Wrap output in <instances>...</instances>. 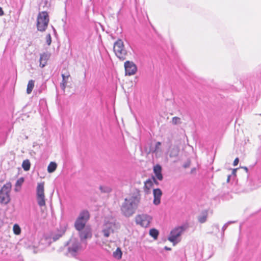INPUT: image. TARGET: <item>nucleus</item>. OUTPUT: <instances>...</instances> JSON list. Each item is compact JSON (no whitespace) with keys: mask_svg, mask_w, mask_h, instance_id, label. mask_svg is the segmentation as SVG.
Listing matches in <instances>:
<instances>
[{"mask_svg":"<svg viewBox=\"0 0 261 261\" xmlns=\"http://www.w3.org/2000/svg\"><path fill=\"white\" fill-rule=\"evenodd\" d=\"M90 218L88 211L83 210L79 214L74 223V227L77 231L82 230L87 226L86 225Z\"/></svg>","mask_w":261,"mask_h":261,"instance_id":"f03ea898","label":"nucleus"},{"mask_svg":"<svg viewBox=\"0 0 261 261\" xmlns=\"http://www.w3.org/2000/svg\"><path fill=\"white\" fill-rule=\"evenodd\" d=\"M207 212H203L200 216L198 217V221L201 223H203L206 221Z\"/></svg>","mask_w":261,"mask_h":261,"instance_id":"5701e85b","label":"nucleus"},{"mask_svg":"<svg viewBox=\"0 0 261 261\" xmlns=\"http://www.w3.org/2000/svg\"><path fill=\"white\" fill-rule=\"evenodd\" d=\"M172 123L174 125L180 124L181 123L180 118L178 117H174L172 119Z\"/></svg>","mask_w":261,"mask_h":261,"instance_id":"c756f323","label":"nucleus"},{"mask_svg":"<svg viewBox=\"0 0 261 261\" xmlns=\"http://www.w3.org/2000/svg\"><path fill=\"white\" fill-rule=\"evenodd\" d=\"M114 227V224L112 222H107L103 225V228L109 230L110 231L114 232L113 227Z\"/></svg>","mask_w":261,"mask_h":261,"instance_id":"b1692460","label":"nucleus"},{"mask_svg":"<svg viewBox=\"0 0 261 261\" xmlns=\"http://www.w3.org/2000/svg\"><path fill=\"white\" fill-rule=\"evenodd\" d=\"M57 167V165L55 162H50L47 167L48 172L52 173L54 172L56 170Z\"/></svg>","mask_w":261,"mask_h":261,"instance_id":"412c9836","label":"nucleus"},{"mask_svg":"<svg viewBox=\"0 0 261 261\" xmlns=\"http://www.w3.org/2000/svg\"><path fill=\"white\" fill-rule=\"evenodd\" d=\"M24 181V179L23 177H20L16 181V182L15 184V190L16 191H19L20 187H21V185H22V184L23 183Z\"/></svg>","mask_w":261,"mask_h":261,"instance_id":"6ab92c4d","label":"nucleus"},{"mask_svg":"<svg viewBox=\"0 0 261 261\" xmlns=\"http://www.w3.org/2000/svg\"><path fill=\"white\" fill-rule=\"evenodd\" d=\"M10 200L9 194H7V192H3L0 191V203L6 204Z\"/></svg>","mask_w":261,"mask_h":261,"instance_id":"2eb2a0df","label":"nucleus"},{"mask_svg":"<svg viewBox=\"0 0 261 261\" xmlns=\"http://www.w3.org/2000/svg\"><path fill=\"white\" fill-rule=\"evenodd\" d=\"M44 192V183L41 182L38 184L36 189V197L38 204L40 206H43L45 205V196Z\"/></svg>","mask_w":261,"mask_h":261,"instance_id":"39448f33","label":"nucleus"},{"mask_svg":"<svg viewBox=\"0 0 261 261\" xmlns=\"http://www.w3.org/2000/svg\"><path fill=\"white\" fill-rule=\"evenodd\" d=\"M191 164V161L190 160H188L186 163H185L182 166L184 168H187L190 167Z\"/></svg>","mask_w":261,"mask_h":261,"instance_id":"4c0bfd02","label":"nucleus"},{"mask_svg":"<svg viewBox=\"0 0 261 261\" xmlns=\"http://www.w3.org/2000/svg\"><path fill=\"white\" fill-rule=\"evenodd\" d=\"M50 57V54L48 52L43 53L42 54H40L39 62H40V67L41 68H43L47 64V62L48 60Z\"/></svg>","mask_w":261,"mask_h":261,"instance_id":"f8f14e48","label":"nucleus"},{"mask_svg":"<svg viewBox=\"0 0 261 261\" xmlns=\"http://www.w3.org/2000/svg\"><path fill=\"white\" fill-rule=\"evenodd\" d=\"M48 24V23H47L46 21L42 23L40 22V24H37L38 30L40 32H44L46 30Z\"/></svg>","mask_w":261,"mask_h":261,"instance_id":"f3484780","label":"nucleus"},{"mask_svg":"<svg viewBox=\"0 0 261 261\" xmlns=\"http://www.w3.org/2000/svg\"><path fill=\"white\" fill-rule=\"evenodd\" d=\"M237 170V169H233L231 174L227 176V181L228 182H230L231 178H234L236 177Z\"/></svg>","mask_w":261,"mask_h":261,"instance_id":"c85d7f7f","label":"nucleus"},{"mask_svg":"<svg viewBox=\"0 0 261 261\" xmlns=\"http://www.w3.org/2000/svg\"><path fill=\"white\" fill-rule=\"evenodd\" d=\"M65 230L63 229L51 232L48 237V239H49V243H51L52 242H56V241L58 240L65 234Z\"/></svg>","mask_w":261,"mask_h":261,"instance_id":"9d476101","label":"nucleus"},{"mask_svg":"<svg viewBox=\"0 0 261 261\" xmlns=\"http://www.w3.org/2000/svg\"><path fill=\"white\" fill-rule=\"evenodd\" d=\"M140 200L139 194H133L125 198L121 210L125 217L132 216L136 212Z\"/></svg>","mask_w":261,"mask_h":261,"instance_id":"f257e3e1","label":"nucleus"},{"mask_svg":"<svg viewBox=\"0 0 261 261\" xmlns=\"http://www.w3.org/2000/svg\"><path fill=\"white\" fill-rule=\"evenodd\" d=\"M153 173L157 179L159 180H162L163 179V176L162 173V166L159 164H156L153 167Z\"/></svg>","mask_w":261,"mask_h":261,"instance_id":"4468645a","label":"nucleus"},{"mask_svg":"<svg viewBox=\"0 0 261 261\" xmlns=\"http://www.w3.org/2000/svg\"><path fill=\"white\" fill-rule=\"evenodd\" d=\"M213 232L217 233L219 232V226L218 224H214L213 226Z\"/></svg>","mask_w":261,"mask_h":261,"instance_id":"473e14b6","label":"nucleus"},{"mask_svg":"<svg viewBox=\"0 0 261 261\" xmlns=\"http://www.w3.org/2000/svg\"><path fill=\"white\" fill-rule=\"evenodd\" d=\"M35 81L34 80H30L28 84L27 92L28 94H30L32 92V90L34 87Z\"/></svg>","mask_w":261,"mask_h":261,"instance_id":"aec40b11","label":"nucleus"},{"mask_svg":"<svg viewBox=\"0 0 261 261\" xmlns=\"http://www.w3.org/2000/svg\"><path fill=\"white\" fill-rule=\"evenodd\" d=\"M13 230L14 233L16 235H19L21 233V229L19 225L17 224H15L13 225Z\"/></svg>","mask_w":261,"mask_h":261,"instance_id":"393cba45","label":"nucleus"},{"mask_svg":"<svg viewBox=\"0 0 261 261\" xmlns=\"http://www.w3.org/2000/svg\"><path fill=\"white\" fill-rule=\"evenodd\" d=\"M136 222L142 227H148L152 220V218L146 214L139 215L136 217Z\"/></svg>","mask_w":261,"mask_h":261,"instance_id":"0eeeda50","label":"nucleus"},{"mask_svg":"<svg viewBox=\"0 0 261 261\" xmlns=\"http://www.w3.org/2000/svg\"><path fill=\"white\" fill-rule=\"evenodd\" d=\"M179 153V149L177 147H173L171 150L169 156L171 158L176 157L178 156Z\"/></svg>","mask_w":261,"mask_h":261,"instance_id":"4be33fe9","label":"nucleus"},{"mask_svg":"<svg viewBox=\"0 0 261 261\" xmlns=\"http://www.w3.org/2000/svg\"><path fill=\"white\" fill-rule=\"evenodd\" d=\"M68 251L73 256L81 249V245L80 242L76 239H71L67 242Z\"/></svg>","mask_w":261,"mask_h":261,"instance_id":"423d86ee","label":"nucleus"},{"mask_svg":"<svg viewBox=\"0 0 261 261\" xmlns=\"http://www.w3.org/2000/svg\"><path fill=\"white\" fill-rule=\"evenodd\" d=\"M79 236L81 242L85 243L87 239H91L92 236V229L90 226L87 225L85 228L78 231Z\"/></svg>","mask_w":261,"mask_h":261,"instance_id":"1a4fd4ad","label":"nucleus"},{"mask_svg":"<svg viewBox=\"0 0 261 261\" xmlns=\"http://www.w3.org/2000/svg\"><path fill=\"white\" fill-rule=\"evenodd\" d=\"M239 162V159L238 158H236L234 161H233V165L234 166H237Z\"/></svg>","mask_w":261,"mask_h":261,"instance_id":"58836bf2","label":"nucleus"},{"mask_svg":"<svg viewBox=\"0 0 261 261\" xmlns=\"http://www.w3.org/2000/svg\"><path fill=\"white\" fill-rule=\"evenodd\" d=\"M46 42L47 45H50L51 43V38L50 34H48L46 36Z\"/></svg>","mask_w":261,"mask_h":261,"instance_id":"c9c22d12","label":"nucleus"},{"mask_svg":"<svg viewBox=\"0 0 261 261\" xmlns=\"http://www.w3.org/2000/svg\"><path fill=\"white\" fill-rule=\"evenodd\" d=\"M102 232L105 237H109L110 233L113 232V231L104 228L102 229Z\"/></svg>","mask_w":261,"mask_h":261,"instance_id":"2f4dec72","label":"nucleus"},{"mask_svg":"<svg viewBox=\"0 0 261 261\" xmlns=\"http://www.w3.org/2000/svg\"><path fill=\"white\" fill-rule=\"evenodd\" d=\"M162 191L159 188L154 189L153 190V203L155 205H158L161 203V198L162 195Z\"/></svg>","mask_w":261,"mask_h":261,"instance_id":"9b49d317","label":"nucleus"},{"mask_svg":"<svg viewBox=\"0 0 261 261\" xmlns=\"http://www.w3.org/2000/svg\"><path fill=\"white\" fill-rule=\"evenodd\" d=\"M161 145V143L160 142H158L156 143L154 148L152 149V151L153 152H157L159 151L160 149V146Z\"/></svg>","mask_w":261,"mask_h":261,"instance_id":"7c9ffc66","label":"nucleus"},{"mask_svg":"<svg viewBox=\"0 0 261 261\" xmlns=\"http://www.w3.org/2000/svg\"><path fill=\"white\" fill-rule=\"evenodd\" d=\"M46 21L47 23L49 22V16L47 12L42 11L40 12L38 15L37 24H40Z\"/></svg>","mask_w":261,"mask_h":261,"instance_id":"ddd939ff","label":"nucleus"},{"mask_svg":"<svg viewBox=\"0 0 261 261\" xmlns=\"http://www.w3.org/2000/svg\"><path fill=\"white\" fill-rule=\"evenodd\" d=\"M234 221H228V222H227L226 223H225L224 226H223L222 228V234L223 235L224 234V231L226 230V229L227 228V227L228 226V225L230 224H231V223H234Z\"/></svg>","mask_w":261,"mask_h":261,"instance_id":"72a5a7b5","label":"nucleus"},{"mask_svg":"<svg viewBox=\"0 0 261 261\" xmlns=\"http://www.w3.org/2000/svg\"><path fill=\"white\" fill-rule=\"evenodd\" d=\"M152 185V182L150 179H148L146 180V181L145 182V186L148 188V187H151Z\"/></svg>","mask_w":261,"mask_h":261,"instance_id":"e433bc0d","label":"nucleus"},{"mask_svg":"<svg viewBox=\"0 0 261 261\" xmlns=\"http://www.w3.org/2000/svg\"><path fill=\"white\" fill-rule=\"evenodd\" d=\"M67 83H63L62 82L61 84H60V87L63 90H64L65 88H66V85Z\"/></svg>","mask_w":261,"mask_h":261,"instance_id":"ea45409f","label":"nucleus"},{"mask_svg":"<svg viewBox=\"0 0 261 261\" xmlns=\"http://www.w3.org/2000/svg\"><path fill=\"white\" fill-rule=\"evenodd\" d=\"M188 228V226L187 224H184L175 228L170 232V235L168 237V240L171 242L175 243Z\"/></svg>","mask_w":261,"mask_h":261,"instance_id":"20e7f679","label":"nucleus"},{"mask_svg":"<svg viewBox=\"0 0 261 261\" xmlns=\"http://www.w3.org/2000/svg\"><path fill=\"white\" fill-rule=\"evenodd\" d=\"M22 167L25 171H28L30 169L31 163L28 159L23 161L22 164Z\"/></svg>","mask_w":261,"mask_h":261,"instance_id":"dca6fc26","label":"nucleus"},{"mask_svg":"<svg viewBox=\"0 0 261 261\" xmlns=\"http://www.w3.org/2000/svg\"><path fill=\"white\" fill-rule=\"evenodd\" d=\"M4 15V11L1 7H0V16Z\"/></svg>","mask_w":261,"mask_h":261,"instance_id":"79ce46f5","label":"nucleus"},{"mask_svg":"<svg viewBox=\"0 0 261 261\" xmlns=\"http://www.w3.org/2000/svg\"><path fill=\"white\" fill-rule=\"evenodd\" d=\"M195 169V168H193V169H192V171L191 172H192L193 171H194V170Z\"/></svg>","mask_w":261,"mask_h":261,"instance_id":"a18cd8bd","label":"nucleus"},{"mask_svg":"<svg viewBox=\"0 0 261 261\" xmlns=\"http://www.w3.org/2000/svg\"><path fill=\"white\" fill-rule=\"evenodd\" d=\"M242 168L246 171V172H248V169L246 167H243Z\"/></svg>","mask_w":261,"mask_h":261,"instance_id":"37998d69","label":"nucleus"},{"mask_svg":"<svg viewBox=\"0 0 261 261\" xmlns=\"http://www.w3.org/2000/svg\"><path fill=\"white\" fill-rule=\"evenodd\" d=\"M122 255V252L119 248H117L116 250L113 253V256L116 258H118V259L121 258Z\"/></svg>","mask_w":261,"mask_h":261,"instance_id":"bb28decb","label":"nucleus"},{"mask_svg":"<svg viewBox=\"0 0 261 261\" xmlns=\"http://www.w3.org/2000/svg\"><path fill=\"white\" fill-rule=\"evenodd\" d=\"M165 249L167 250H170L171 249L170 248H168V247H165Z\"/></svg>","mask_w":261,"mask_h":261,"instance_id":"c03bdc74","label":"nucleus"},{"mask_svg":"<svg viewBox=\"0 0 261 261\" xmlns=\"http://www.w3.org/2000/svg\"><path fill=\"white\" fill-rule=\"evenodd\" d=\"M10 187L11 185L9 184L5 185L2 188L0 191H3V192H7V194H9Z\"/></svg>","mask_w":261,"mask_h":261,"instance_id":"cd10ccee","label":"nucleus"},{"mask_svg":"<svg viewBox=\"0 0 261 261\" xmlns=\"http://www.w3.org/2000/svg\"><path fill=\"white\" fill-rule=\"evenodd\" d=\"M152 179H153V180L154 181V182L156 184V185H158L159 184V182H158L157 180H156V178L154 177H152Z\"/></svg>","mask_w":261,"mask_h":261,"instance_id":"a19ab883","label":"nucleus"},{"mask_svg":"<svg viewBox=\"0 0 261 261\" xmlns=\"http://www.w3.org/2000/svg\"><path fill=\"white\" fill-rule=\"evenodd\" d=\"M99 190L102 193H109L111 191V188L108 186H100L99 187Z\"/></svg>","mask_w":261,"mask_h":261,"instance_id":"a878e982","label":"nucleus"},{"mask_svg":"<svg viewBox=\"0 0 261 261\" xmlns=\"http://www.w3.org/2000/svg\"><path fill=\"white\" fill-rule=\"evenodd\" d=\"M114 51L118 58L121 61L126 59L127 50L124 48V43L121 39L117 40L114 44Z\"/></svg>","mask_w":261,"mask_h":261,"instance_id":"7ed1b4c3","label":"nucleus"},{"mask_svg":"<svg viewBox=\"0 0 261 261\" xmlns=\"http://www.w3.org/2000/svg\"><path fill=\"white\" fill-rule=\"evenodd\" d=\"M124 68L126 75H134L137 71L136 65L132 61H126L124 63Z\"/></svg>","mask_w":261,"mask_h":261,"instance_id":"6e6552de","label":"nucleus"},{"mask_svg":"<svg viewBox=\"0 0 261 261\" xmlns=\"http://www.w3.org/2000/svg\"><path fill=\"white\" fill-rule=\"evenodd\" d=\"M70 75L69 74H62V82L63 83H67V80L69 78Z\"/></svg>","mask_w":261,"mask_h":261,"instance_id":"f704fd0d","label":"nucleus"},{"mask_svg":"<svg viewBox=\"0 0 261 261\" xmlns=\"http://www.w3.org/2000/svg\"><path fill=\"white\" fill-rule=\"evenodd\" d=\"M159 234V231L155 228H151L149 230V235L154 240H156Z\"/></svg>","mask_w":261,"mask_h":261,"instance_id":"a211bd4d","label":"nucleus"}]
</instances>
